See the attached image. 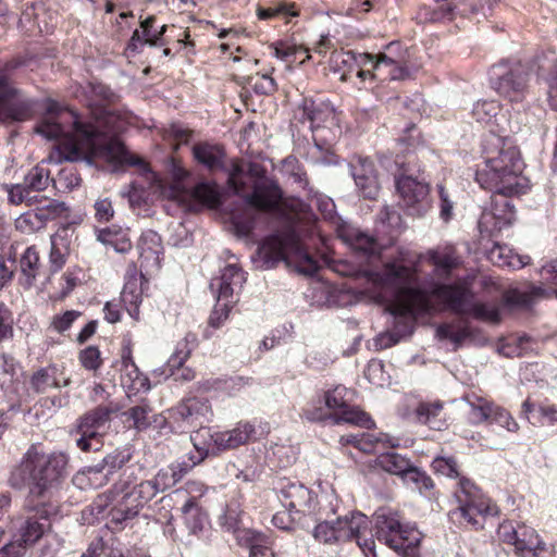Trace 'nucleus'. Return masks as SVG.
<instances>
[{"mask_svg": "<svg viewBox=\"0 0 557 557\" xmlns=\"http://www.w3.org/2000/svg\"><path fill=\"white\" fill-rule=\"evenodd\" d=\"M35 131L49 140H58V162H90L92 157L112 156L133 165L141 163L138 158H126L123 144L112 137L121 131V123L117 115L108 110L101 111L95 122L85 123L72 110L48 100L46 112Z\"/></svg>", "mask_w": 557, "mask_h": 557, "instance_id": "f257e3e1", "label": "nucleus"}, {"mask_svg": "<svg viewBox=\"0 0 557 557\" xmlns=\"http://www.w3.org/2000/svg\"><path fill=\"white\" fill-rule=\"evenodd\" d=\"M194 159L210 172L223 171L227 174V184L235 194L240 195L250 207L243 214L233 213L232 224L239 236H248L255 226L252 209L275 210L282 200V190L272 180L261 174L257 164L249 163L246 171L242 163L226 162L223 146L211 143H197L193 146Z\"/></svg>", "mask_w": 557, "mask_h": 557, "instance_id": "f03ea898", "label": "nucleus"}, {"mask_svg": "<svg viewBox=\"0 0 557 557\" xmlns=\"http://www.w3.org/2000/svg\"><path fill=\"white\" fill-rule=\"evenodd\" d=\"M491 144L497 150L485 148V160L476 170L475 180L482 188L495 194L492 197V208L484 210L479 220L481 234L494 235L511 225L516 219L513 205L508 196L517 193L515 182L522 171V162L516 147H500V137L491 136Z\"/></svg>", "mask_w": 557, "mask_h": 557, "instance_id": "7ed1b4c3", "label": "nucleus"}, {"mask_svg": "<svg viewBox=\"0 0 557 557\" xmlns=\"http://www.w3.org/2000/svg\"><path fill=\"white\" fill-rule=\"evenodd\" d=\"M382 288L389 290L395 298V329L400 338L413 332L412 317L435 310L426 292L417 287V273L398 262H386L381 271L371 274Z\"/></svg>", "mask_w": 557, "mask_h": 557, "instance_id": "20e7f679", "label": "nucleus"}, {"mask_svg": "<svg viewBox=\"0 0 557 557\" xmlns=\"http://www.w3.org/2000/svg\"><path fill=\"white\" fill-rule=\"evenodd\" d=\"M432 467L441 475L457 480L454 497L457 508L449 511V519L460 527L480 529L481 518L497 512L495 505L483 494L481 488L469 478L461 474L454 457H436Z\"/></svg>", "mask_w": 557, "mask_h": 557, "instance_id": "39448f33", "label": "nucleus"}, {"mask_svg": "<svg viewBox=\"0 0 557 557\" xmlns=\"http://www.w3.org/2000/svg\"><path fill=\"white\" fill-rule=\"evenodd\" d=\"M23 469L28 473L29 496L52 502L57 490L67 475V457L63 453L46 455L28 450Z\"/></svg>", "mask_w": 557, "mask_h": 557, "instance_id": "423d86ee", "label": "nucleus"}, {"mask_svg": "<svg viewBox=\"0 0 557 557\" xmlns=\"http://www.w3.org/2000/svg\"><path fill=\"white\" fill-rule=\"evenodd\" d=\"M312 535L318 542L326 545L355 540L367 557L370 554L375 555V542L369 530L368 517L359 511L337 516L335 519H325L314 527Z\"/></svg>", "mask_w": 557, "mask_h": 557, "instance_id": "0eeeda50", "label": "nucleus"}, {"mask_svg": "<svg viewBox=\"0 0 557 557\" xmlns=\"http://www.w3.org/2000/svg\"><path fill=\"white\" fill-rule=\"evenodd\" d=\"M259 256L267 267H274L280 261L295 267L305 275H313L320 269L317 260L301 244L295 232L274 234L267 237L259 246Z\"/></svg>", "mask_w": 557, "mask_h": 557, "instance_id": "6e6552de", "label": "nucleus"}, {"mask_svg": "<svg viewBox=\"0 0 557 557\" xmlns=\"http://www.w3.org/2000/svg\"><path fill=\"white\" fill-rule=\"evenodd\" d=\"M58 503L41 502L14 521L13 539L0 549V557H18L37 543L51 528L50 518L58 513Z\"/></svg>", "mask_w": 557, "mask_h": 557, "instance_id": "1a4fd4ad", "label": "nucleus"}, {"mask_svg": "<svg viewBox=\"0 0 557 557\" xmlns=\"http://www.w3.org/2000/svg\"><path fill=\"white\" fill-rule=\"evenodd\" d=\"M376 539L404 557H417L421 533L404 523L396 511L380 508L374 513Z\"/></svg>", "mask_w": 557, "mask_h": 557, "instance_id": "9d476101", "label": "nucleus"}, {"mask_svg": "<svg viewBox=\"0 0 557 557\" xmlns=\"http://www.w3.org/2000/svg\"><path fill=\"white\" fill-rule=\"evenodd\" d=\"M255 425L247 421H240L233 429L225 431L212 432L209 428H200L190 436L197 450L194 463H200L209 455H218L245 445L255 437Z\"/></svg>", "mask_w": 557, "mask_h": 557, "instance_id": "9b49d317", "label": "nucleus"}, {"mask_svg": "<svg viewBox=\"0 0 557 557\" xmlns=\"http://www.w3.org/2000/svg\"><path fill=\"white\" fill-rule=\"evenodd\" d=\"M129 485L131 475H126V472L121 476V481L114 484V493L121 494V497L116 505L112 506L109 515L111 516V522L116 525H122L137 517L139 510L159 494L152 480L141 481L131 490Z\"/></svg>", "mask_w": 557, "mask_h": 557, "instance_id": "f8f14e48", "label": "nucleus"}, {"mask_svg": "<svg viewBox=\"0 0 557 557\" xmlns=\"http://www.w3.org/2000/svg\"><path fill=\"white\" fill-rule=\"evenodd\" d=\"M120 410L117 405L99 406L79 419L76 446L83 451H98L111 416Z\"/></svg>", "mask_w": 557, "mask_h": 557, "instance_id": "ddd939ff", "label": "nucleus"}, {"mask_svg": "<svg viewBox=\"0 0 557 557\" xmlns=\"http://www.w3.org/2000/svg\"><path fill=\"white\" fill-rule=\"evenodd\" d=\"M395 184L401 206L409 215L422 216L430 210L429 184L424 177H416L404 169Z\"/></svg>", "mask_w": 557, "mask_h": 557, "instance_id": "4468645a", "label": "nucleus"}, {"mask_svg": "<svg viewBox=\"0 0 557 557\" xmlns=\"http://www.w3.org/2000/svg\"><path fill=\"white\" fill-rule=\"evenodd\" d=\"M274 491L282 506L296 515L314 513L318 500L317 495L299 481L281 478Z\"/></svg>", "mask_w": 557, "mask_h": 557, "instance_id": "2eb2a0df", "label": "nucleus"}, {"mask_svg": "<svg viewBox=\"0 0 557 557\" xmlns=\"http://www.w3.org/2000/svg\"><path fill=\"white\" fill-rule=\"evenodd\" d=\"M22 213L15 220V226L25 234H33L44 228L49 221L58 219L66 211L64 202L54 199H44V202Z\"/></svg>", "mask_w": 557, "mask_h": 557, "instance_id": "dca6fc26", "label": "nucleus"}, {"mask_svg": "<svg viewBox=\"0 0 557 557\" xmlns=\"http://www.w3.org/2000/svg\"><path fill=\"white\" fill-rule=\"evenodd\" d=\"M530 72L520 62L515 63L493 82L495 90L510 102H521L528 92Z\"/></svg>", "mask_w": 557, "mask_h": 557, "instance_id": "f3484780", "label": "nucleus"}, {"mask_svg": "<svg viewBox=\"0 0 557 557\" xmlns=\"http://www.w3.org/2000/svg\"><path fill=\"white\" fill-rule=\"evenodd\" d=\"M349 171L358 193L367 199H376L381 185L375 163L367 157H354L349 162Z\"/></svg>", "mask_w": 557, "mask_h": 557, "instance_id": "a211bd4d", "label": "nucleus"}, {"mask_svg": "<svg viewBox=\"0 0 557 557\" xmlns=\"http://www.w3.org/2000/svg\"><path fill=\"white\" fill-rule=\"evenodd\" d=\"M33 112V103L25 96L0 79V122L25 121Z\"/></svg>", "mask_w": 557, "mask_h": 557, "instance_id": "6ab92c4d", "label": "nucleus"}, {"mask_svg": "<svg viewBox=\"0 0 557 557\" xmlns=\"http://www.w3.org/2000/svg\"><path fill=\"white\" fill-rule=\"evenodd\" d=\"M246 282V273L236 263H228L220 275L210 282V289L216 294L218 299L237 301V296Z\"/></svg>", "mask_w": 557, "mask_h": 557, "instance_id": "aec40b11", "label": "nucleus"}, {"mask_svg": "<svg viewBox=\"0 0 557 557\" xmlns=\"http://www.w3.org/2000/svg\"><path fill=\"white\" fill-rule=\"evenodd\" d=\"M430 298L441 301L447 309L457 313L466 314L474 294L467 284H438L433 287Z\"/></svg>", "mask_w": 557, "mask_h": 557, "instance_id": "412c9836", "label": "nucleus"}, {"mask_svg": "<svg viewBox=\"0 0 557 557\" xmlns=\"http://www.w3.org/2000/svg\"><path fill=\"white\" fill-rule=\"evenodd\" d=\"M126 281L121 293V301L123 302L128 314L134 319H139V305L143 299V281L144 275L137 273L135 267L129 268L125 276Z\"/></svg>", "mask_w": 557, "mask_h": 557, "instance_id": "4be33fe9", "label": "nucleus"}, {"mask_svg": "<svg viewBox=\"0 0 557 557\" xmlns=\"http://www.w3.org/2000/svg\"><path fill=\"white\" fill-rule=\"evenodd\" d=\"M121 385L128 398L150 389L149 379L139 371L129 350L122 356Z\"/></svg>", "mask_w": 557, "mask_h": 557, "instance_id": "5701e85b", "label": "nucleus"}, {"mask_svg": "<svg viewBox=\"0 0 557 557\" xmlns=\"http://www.w3.org/2000/svg\"><path fill=\"white\" fill-rule=\"evenodd\" d=\"M190 349L186 341L177 344L176 350L169 358L168 362L154 370V373H160L165 379L173 376L175 381H190L194 377L193 370L184 368V362L188 359Z\"/></svg>", "mask_w": 557, "mask_h": 557, "instance_id": "b1692460", "label": "nucleus"}, {"mask_svg": "<svg viewBox=\"0 0 557 557\" xmlns=\"http://www.w3.org/2000/svg\"><path fill=\"white\" fill-rule=\"evenodd\" d=\"M339 237L352 250L367 258H372L380 255L381 246L376 239L358 228L344 226L339 231Z\"/></svg>", "mask_w": 557, "mask_h": 557, "instance_id": "393cba45", "label": "nucleus"}, {"mask_svg": "<svg viewBox=\"0 0 557 557\" xmlns=\"http://www.w3.org/2000/svg\"><path fill=\"white\" fill-rule=\"evenodd\" d=\"M413 420L432 430H443L447 426L444 403L441 400L419 403L413 411Z\"/></svg>", "mask_w": 557, "mask_h": 557, "instance_id": "a878e982", "label": "nucleus"}, {"mask_svg": "<svg viewBox=\"0 0 557 557\" xmlns=\"http://www.w3.org/2000/svg\"><path fill=\"white\" fill-rule=\"evenodd\" d=\"M396 44L392 42L387 46V53H380L374 64V71L385 75L391 81L406 79L410 76L408 67L400 58H394L392 55L393 49Z\"/></svg>", "mask_w": 557, "mask_h": 557, "instance_id": "bb28decb", "label": "nucleus"}, {"mask_svg": "<svg viewBox=\"0 0 557 557\" xmlns=\"http://www.w3.org/2000/svg\"><path fill=\"white\" fill-rule=\"evenodd\" d=\"M61 370L55 364L42 367L32 374L29 386L37 394L47 393L51 388L67 386L70 384V379H64L63 383L61 384Z\"/></svg>", "mask_w": 557, "mask_h": 557, "instance_id": "cd10ccee", "label": "nucleus"}, {"mask_svg": "<svg viewBox=\"0 0 557 557\" xmlns=\"http://www.w3.org/2000/svg\"><path fill=\"white\" fill-rule=\"evenodd\" d=\"M177 414L183 421L201 425L211 417V406L206 398L193 397L184 400L176 408Z\"/></svg>", "mask_w": 557, "mask_h": 557, "instance_id": "c85d7f7f", "label": "nucleus"}, {"mask_svg": "<svg viewBox=\"0 0 557 557\" xmlns=\"http://www.w3.org/2000/svg\"><path fill=\"white\" fill-rule=\"evenodd\" d=\"M240 546L249 548V557L270 556L271 548L268 537L252 529L240 528L233 533Z\"/></svg>", "mask_w": 557, "mask_h": 557, "instance_id": "c756f323", "label": "nucleus"}, {"mask_svg": "<svg viewBox=\"0 0 557 557\" xmlns=\"http://www.w3.org/2000/svg\"><path fill=\"white\" fill-rule=\"evenodd\" d=\"M302 114L310 122L312 131L332 125L335 121L334 109L324 102H315L313 100H304Z\"/></svg>", "mask_w": 557, "mask_h": 557, "instance_id": "7c9ffc66", "label": "nucleus"}, {"mask_svg": "<svg viewBox=\"0 0 557 557\" xmlns=\"http://www.w3.org/2000/svg\"><path fill=\"white\" fill-rule=\"evenodd\" d=\"M487 259L497 267L521 269L529 264L530 257L516 253L509 246L495 243L487 250Z\"/></svg>", "mask_w": 557, "mask_h": 557, "instance_id": "2f4dec72", "label": "nucleus"}, {"mask_svg": "<svg viewBox=\"0 0 557 557\" xmlns=\"http://www.w3.org/2000/svg\"><path fill=\"white\" fill-rule=\"evenodd\" d=\"M3 187L8 194L9 202L15 206L22 203L35 206L44 202V199H48L47 197L39 196V193L25 178H23L22 183L5 184Z\"/></svg>", "mask_w": 557, "mask_h": 557, "instance_id": "473e14b6", "label": "nucleus"}, {"mask_svg": "<svg viewBox=\"0 0 557 557\" xmlns=\"http://www.w3.org/2000/svg\"><path fill=\"white\" fill-rule=\"evenodd\" d=\"M20 269L21 284L24 287L29 288L36 280L40 269L39 253L35 246L26 248L20 259Z\"/></svg>", "mask_w": 557, "mask_h": 557, "instance_id": "72a5a7b5", "label": "nucleus"}, {"mask_svg": "<svg viewBox=\"0 0 557 557\" xmlns=\"http://www.w3.org/2000/svg\"><path fill=\"white\" fill-rule=\"evenodd\" d=\"M132 458L129 449L116 448L112 453L106 455L102 458L106 474L100 478L97 482H92V485L100 487L109 481L110 475L114 474L117 470L122 469Z\"/></svg>", "mask_w": 557, "mask_h": 557, "instance_id": "f704fd0d", "label": "nucleus"}, {"mask_svg": "<svg viewBox=\"0 0 557 557\" xmlns=\"http://www.w3.org/2000/svg\"><path fill=\"white\" fill-rule=\"evenodd\" d=\"M343 423L371 429L374 426V422L371 417L363 410L350 406L349 404L337 413H333V425H339Z\"/></svg>", "mask_w": 557, "mask_h": 557, "instance_id": "c9c22d12", "label": "nucleus"}, {"mask_svg": "<svg viewBox=\"0 0 557 557\" xmlns=\"http://www.w3.org/2000/svg\"><path fill=\"white\" fill-rule=\"evenodd\" d=\"M182 511L185 515V524L189 533L200 535L208 523V518L196 500L194 498L187 499L182 507Z\"/></svg>", "mask_w": 557, "mask_h": 557, "instance_id": "e433bc0d", "label": "nucleus"}, {"mask_svg": "<svg viewBox=\"0 0 557 557\" xmlns=\"http://www.w3.org/2000/svg\"><path fill=\"white\" fill-rule=\"evenodd\" d=\"M463 400L469 406L468 419L472 424H481L490 420L493 404L476 394H468Z\"/></svg>", "mask_w": 557, "mask_h": 557, "instance_id": "4c0bfd02", "label": "nucleus"}, {"mask_svg": "<svg viewBox=\"0 0 557 557\" xmlns=\"http://www.w3.org/2000/svg\"><path fill=\"white\" fill-rule=\"evenodd\" d=\"M376 465L385 472L399 475L403 479L406 478V474L412 467L409 459L394 451L379 455Z\"/></svg>", "mask_w": 557, "mask_h": 557, "instance_id": "58836bf2", "label": "nucleus"}, {"mask_svg": "<svg viewBox=\"0 0 557 557\" xmlns=\"http://www.w3.org/2000/svg\"><path fill=\"white\" fill-rule=\"evenodd\" d=\"M97 239L103 245L112 247L115 251L125 253L131 250L132 243L122 228L106 227L97 232Z\"/></svg>", "mask_w": 557, "mask_h": 557, "instance_id": "ea45409f", "label": "nucleus"}, {"mask_svg": "<svg viewBox=\"0 0 557 557\" xmlns=\"http://www.w3.org/2000/svg\"><path fill=\"white\" fill-rule=\"evenodd\" d=\"M138 249L143 260L159 263V256L162 252L160 235L153 231L143 233L138 243Z\"/></svg>", "mask_w": 557, "mask_h": 557, "instance_id": "a19ab883", "label": "nucleus"}, {"mask_svg": "<svg viewBox=\"0 0 557 557\" xmlns=\"http://www.w3.org/2000/svg\"><path fill=\"white\" fill-rule=\"evenodd\" d=\"M470 334L467 325L456 330L453 323H442L435 331V335L440 341L449 339L454 344V350H457Z\"/></svg>", "mask_w": 557, "mask_h": 557, "instance_id": "79ce46f5", "label": "nucleus"}, {"mask_svg": "<svg viewBox=\"0 0 557 557\" xmlns=\"http://www.w3.org/2000/svg\"><path fill=\"white\" fill-rule=\"evenodd\" d=\"M466 314L490 323H498L500 320L499 308L496 305L478 302L474 301V298L471 300V305L468 307Z\"/></svg>", "mask_w": 557, "mask_h": 557, "instance_id": "37998d69", "label": "nucleus"}, {"mask_svg": "<svg viewBox=\"0 0 557 557\" xmlns=\"http://www.w3.org/2000/svg\"><path fill=\"white\" fill-rule=\"evenodd\" d=\"M350 391L344 385H337L332 389L324 392V405L332 413H337L349 404L348 395Z\"/></svg>", "mask_w": 557, "mask_h": 557, "instance_id": "c03bdc74", "label": "nucleus"}, {"mask_svg": "<svg viewBox=\"0 0 557 557\" xmlns=\"http://www.w3.org/2000/svg\"><path fill=\"white\" fill-rule=\"evenodd\" d=\"M151 407L147 401L143 400L139 405L131 407L123 412L128 421L133 422V428L137 431H144L151 424L150 420Z\"/></svg>", "mask_w": 557, "mask_h": 557, "instance_id": "a18cd8bd", "label": "nucleus"}, {"mask_svg": "<svg viewBox=\"0 0 557 557\" xmlns=\"http://www.w3.org/2000/svg\"><path fill=\"white\" fill-rule=\"evenodd\" d=\"M191 196L197 201L209 207H218L220 205V193L215 184L200 182L196 184L191 190Z\"/></svg>", "mask_w": 557, "mask_h": 557, "instance_id": "49530a36", "label": "nucleus"}, {"mask_svg": "<svg viewBox=\"0 0 557 557\" xmlns=\"http://www.w3.org/2000/svg\"><path fill=\"white\" fill-rule=\"evenodd\" d=\"M106 474L103 461H99L92 466L85 467L82 471L77 472L73 478V483L79 488L86 486L95 487L92 482L100 480Z\"/></svg>", "mask_w": 557, "mask_h": 557, "instance_id": "de8ad7c7", "label": "nucleus"}, {"mask_svg": "<svg viewBox=\"0 0 557 557\" xmlns=\"http://www.w3.org/2000/svg\"><path fill=\"white\" fill-rule=\"evenodd\" d=\"M156 22L154 16H148L140 23V28L144 34V41L149 46H160L163 45L162 36L166 30V25L160 26V28H153Z\"/></svg>", "mask_w": 557, "mask_h": 557, "instance_id": "09e8293b", "label": "nucleus"}, {"mask_svg": "<svg viewBox=\"0 0 557 557\" xmlns=\"http://www.w3.org/2000/svg\"><path fill=\"white\" fill-rule=\"evenodd\" d=\"M404 481L408 485H411L413 488L418 490L420 493L431 491L434 487V482L431 476L413 466L406 474Z\"/></svg>", "mask_w": 557, "mask_h": 557, "instance_id": "8fccbe9b", "label": "nucleus"}, {"mask_svg": "<svg viewBox=\"0 0 557 557\" xmlns=\"http://www.w3.org/2000/svg\"><path fill=\"white\" fill-rule=\"evenodd\" d=\"M24 178L38 193L46 190L51 182L49 170H47L46 168H44L41 165H36V166L32 168L25 174Z\"/></svg>", "mask_w": 557, "mask_h": 557, "instance_id": "3c124183", "label": "nucleus"}, {"mask_svg": "<svg viewBox=\"0 0 557 557\" xmlns=\"http://www.w3.org/2000/svg\"><path fill=\"white\" fill-rule=\"evenodd\" d=\"M302 416L311 422H329L333 425V413L325 405L322 406L320 400L308 404L302 410Z\"/></svg>", "mask_w": 557, "mask_h": 557, "instance_id": "603ef678", "label": "nucleus"}, {"mask_svg": "<svg viewBox=\"0 0 557 557\" xmlns=\"http://www.w3.org/2000/svg\"><path fill=\"white\" fill-rule=\"evenodd\" d=\"M75 227L73 224H65L60 226L57 232L51 236V245L60 248L70 253L71 245L73 243Z\"/></svg>", "mask_w": 557, "mask_h": 557, "instance_id": "864d4df0", "label": "nucleus"}, {"mask_svg": "<svg viewBox=\"0 0 557 557\" xmlns=\"http://www.w3.org/2000/svg\"><path fill=\"white\" fill-rule=\"evenodd\" d=\"M156 487H158L159 493L164 492L176 483L180 482V475L168 466L165 468L160 469L153 479H151Z\"/></svg>", "mask_w": 557, "mask_h": 557, "instance_id": "5fc2aeb1", "label": "nucleus"}, {"mask_svg": "<svg viewBox=\"0 0 557 557\" xmlns=\"http://www.w3.org/2000/svg\"><path fill=\"white\" fill-rule=\"evenodd\" d=\"M81 364L89 371H97L101 364V352L96 346H88L79 352Z\"/></svg>", "mask_w": 557, "mask_h": 557, "instance_id": "6e6d98bb", "label": "nucleus"}, {"mask_svg": "<svg viewBox=\"0 0 557 557\" xmlns=\"http://www.w3.org/2000/svg\"><path fill=\"white\" fill-rule=\"evenodd\" d=\"M492 423H496L509 432H517L519 429L518 423L511 417V414L504 408L493 406L492 414L490 420Z\"/></svg>", "mask_w": 557, "mask_h": 557, "instance_id": "4d7b16f0", "label": "nucleus"}, {"mask_svg": "<svg viewBox=\"0 0 557 557\" xmlns=\"http://www.w3.org/2000/svg\"><path fill=\"white\" fill-rule=\"evenodd\" d=\"M257 15L260 20H269L274 16H296L297 12L294 10L293 4L276 3L270 8H258Z\"/></svg>", "mask_w": 557, "mask_h": 557, "instance_id": "13d9d810", "label": "nucleus"}, {"mask_svg": "<svg viewBox=\"0 0 557 557\" xmlns=\"http://www.w3.org/2000/svg\"><path fill=\"white\" fill-rule=\"evenodd\" d=\"M121 494H115L114 488L110 492L109 495H99L90 505V511L92 515H95L97 518L108 516L111 519V516L109 515L111 509L107 512V508L115 502L117 503V496Z\"/></svg>", "mask_w": 557, "mask_h": 557, "instance_id": "bf43d9fd", "label": "nucleus"}, {"mask_svg": "<svg viewBox=\"0 0 557 557\" xmlns=\"http://www.w3.org/2000/svg\"><path fill=\"white\" fill-rule=\"evenodd\" d=\"M498 104L496 101L482 100L474 103L472 115L478 122H487L492 116L496 115Z\"/></svg>", "mask_w": 557, "mask_h": 557, "instance_id": "052dcab7", "label": "nucleus"}, {"mask_svg": "<svg viewBox=\"0 0 557 557\" xmlns=\"http://www.w3.org/2000/svg\"><path fill=\"white\" fill-rule=\"evenodd\" d=\"M237 301H225L216 298V305L210 315L209 323L213 327H219L228 318L230 310Z\"/></svg>", "mask_w": 557, "mask_h": 557, "instance_id": "680f3d73", "label": "nucleus"}, {"mask_svg": "<svg viewBox=\"0 0 557 557\" xmlns=\"http://www.w3.org/2000/svg\"><path fill=\"white\" fill-rule=\"evenodd\" d=\"M240 522V512L232 506H228L220 518L222 528L232 533L242 528Z\"/></svg>", "mask_w": 557, "mask_h": 557, "instance_id": "e2e57ef3", "label": "nucleus"}, {"mask_svg": "<svg viewBox=\"0 0 557 557\" xmlns=\"http://www.w3.org/2000/svg\"><path fill=\"white\" fill-rule=\"evenodd\" d=\"M451 9L447 4H441L437 9L430 10L428 8L422 9L418 17L423 22H438L444 18H449Z\"/></svg>", "mask_w": 557, "mask_h": 557, "instance_id": "0e129e2a", "label": "nucleus"}, {"mask_svg": "<svg viewBox=\"0 0 557 557\" xmlns=\"http://www.w3.org/2000/svg\"><path fill=\"white\" fill-rule=\"evenodd\" d=\"M81 312L76 310H67L61 315H55L51 322V326L59 333L69 330L74 321L81 317Z\"/></svg>", "mask_w": 557, "mask_h": 557, "instance_id": "69168bd1", "label": "nucleus"}, {"mask_svg": "<svg viewBox=\"0 0 557 557\" xmlns=\"http://www.w3.org/2000/svg\"><path fill=\"white\" fill-rule=\"evenodd\" d=\"M299 519L300 515H296L295 512H290L286 509L274 513L272 517V523L277 529L289 531L294 528L295 521Z\"/></svg>", "mask_w": 557, "mask_h": 557, "instance_id": "338daca9", "label": "nucleus"}, {"mask_svg": "<svg viewBox=\"0 0 557 557\" xmlns=\"http://www.w3.org/2000/svg\"><path fill=\"white\" fill-rule=\"evenodd\" d=\"M547 101L552 109L557 110V64L546 78Z\"/></svg>", "mask_w": 557, "mask_h": 557, "instance_id": "774afa93", "label": "nucleus"}]
</instances>
